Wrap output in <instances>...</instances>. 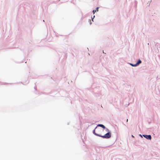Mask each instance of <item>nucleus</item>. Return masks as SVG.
Here are the masks:
<instances>
[{
	"mask_svg": "<svg viewBox=\"0 0 160 160\" xmlns=\"http://www.w3.org/2000/svg\"><path fill=\"white\" fill-rule=\"evenodd\" d=\"M132 137L133 138H134V136L133 135H132Z\"/></svg>",
	"mask_w": 160,
	"mask_h": 160,
	"instance_id": "obj_12",
	"label": "nucleus"
},
{
	"mask_svg": "<svg viewBox=\"0 0 160 160\" xmlns=\"http://www.w3.org/2000/svg\"><path fill=\"white\" fill-rule=\"evenodd\" d=\"M98 8L97 7L96 8V10H93V14H94L95 12H96L97 11H98Z\"/></svg>",
	"mask_w": 160,
	"mask_h": 160,
	"instance_id": "obj_6",
	"label": "nucleus"
},
{
	"mask_svg": "<svg viewBox=\"0 0 160 160\" xmlns=\"http://www.w3.org/2000/svg\"><path fill=\"white\" fill-rule=\"evenodd\" d=\"M91 23H92L91 22V21L90 20V24H91Z\"/></svg>",
	"mask_w": 160,
	"mask_h": 160,
	"instance_id": "obj_11",
	"label": "nucleus"
},
{
	"mask_svg": "<svg viewBox=\"0 0 160 160\" xmlns=\"http://www.w3.org/2000/svg\"><path fill=\"white\" fill-rule=\"evenodd\" d=\"M106 131H109V130H108V128H106Z\"/></svg>",
	"mask_w": 160,
	"mask_h": 160,
	"instance_id": "obj_9",
	"label": "nucleus"
},
{
	"mask_svg": "<svg viewBox=\"0 0 160 160\" xmlns=\"http://www.w3.org/2000/svg\"><path fill=\"white\" fill-rule=\"evenodd\" d=\"M128 119H127V120H126L127 122H128Z\"/></svg>",
	"mask_w": 160,
	"mask_h": 160,
	"instance_id": "obj_13",
	"label": "nucleus"
},
{
	"mask_svg": "<svg viewBox=\"0 0 160 160\" xmlns=\"http://www.w3.org/2000/svg\"><path fill=\"white\" fill-rule=\"evenodd\" d=\"M98 126L104 129L105 128V126L102 124H98L97 126V127H98Z\"/></svg>",
	"mask_w": 160,
	"mask_h": 160,
	"instance_id": "obj_5",
	"label": "nucleus"
},
{
	"mask_svg": "<svg viewBox=\"0 0 160 160\" xmlns=\"http://www.w3.org/2000/svg\"><path fill=\"white\" fill-rule=\"evenodd\" d=\"M97 128V127H96L95 128V129L93 131V133L95 135L97 136H99V137H100V135H99V134H97L96 133H95V129Z\"/></svg>",
	"mask_w": 160,
	"mask_h": 160,
	"instance_id": "obj_3",
	"label": "nucleus"
},
{
	"mask_svg": "<svg viewBox=\"0 0 160 160\" xmlns=\"http://www.w3.org/2000/svg\"><path fill=\"white\" fill-rule=\"evenodd\" d=\"M139 136H140L142 138V136L141 134H139Z\"/></svg>",
	"mask_w": 160,
	"mask_h": 160,
	"instance_id": "obj_10",
	"label": "nucleus"
},
{
	"mask_svg": "<svg viewBox=\"0 0 160 160\" xmlns=\"http://www.w3.org/2000/svg\"><path fill=\"white\" fill-rule=\"evenodd\" d=\"M95 17V16H94L92 18V20L93 21V19H94V18Z\"/></svg>",
	"mask_w": 160,
	"mask_h": 160,
	"instance_id": "obj_8",
	"label": "nucleus"
},
{
	"mask_svg": "<svg viewBox=\"0 0 160 160\" xmlns=\"http://www.w3.org/2000/svg\"><path fill=\"white\" fill-rule=\"evenodd\" d=\"M142 136L147 139L151 140L152 138L150 135H143Z\"/></svg>",
	"mask_w": 160,
	"mask_h": 160,
	"instance_id": "obj_2",
	"label": "nucleus"
},
{
	"mask_svg": "<svg viewBox=\"0 0 160 160\" xmlns=\"http://www.w3.org/2000/svg\"><path fill=\"white\" fill-rule=\"evenodd\" d=\"M111 134L110 132H108L103 136L100 135V137L105 138H109L111 137Z\"/></svg>",
	"mask_w": 160,
	"mask_h": 160,
	"instance_id": "obj_1",
	"label": "nucleus"
},
{
	"mask_svg": "<svg viewBox=\"0 0 160 160\" xmlns=\"http://www.w3.org/2000/svg\"><path fill=\"white\" fill-rule=\"evenodd\" d=\"M142 62V61L140 59H139L138 61L136 63L137 66L139 64L141 63Z\"/></svg>",
	"mask_w": 160,
	"mask_h": 160,
	"instance_id": "obj_4",
	"label": "nucleus"
},
{
	"mask_svg": "<svg viewBox=\"0 0 160 160\" xmlns=\"http://www.w3.org/2000/svg\"><path fill=\"white\" fill-rule=\"evenodd\" d=\"M129 64L130 65H131V66H133V67H136V66H137L136 64H133L131 63H129Z\"/></svg>",
	"mask_w": 160,
	"mask_h": 160,
	"instance_id": "obj_7",
	"label": "nucleus"
}]
</instances>
